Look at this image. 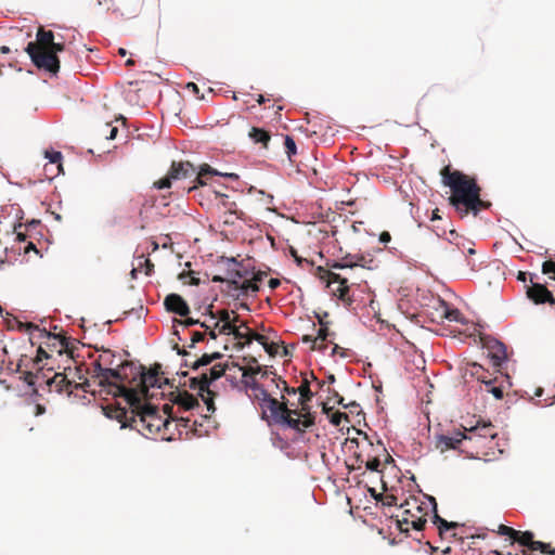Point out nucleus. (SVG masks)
Wrapping results in <instances>:
<instances>
[{
	"label": "nucleus",
	"instance_id": "1",
	"mask_svg": "<svg viewBox=\"0 0 555 555\" xmlns=\"http://www.w3.org/2000/svg\"><path fill=\"white\" fill-rule=\"evenodd\" d=\"M142 400L137 398L135 392H130L128 400H126L130 411L117 409L116 418L122 423V426H129L144 435H153L164 430L163 439L172 440V433L170 431L172 406L165 404L163 414H160L156 406Z\"/></svg>",
	"mask_w": 555,
	"mask_h": 555
},
{
	"label": "nucleus",
	"instance_id": "2",
	"mask_svg": "<svg viewBox=\"0 0 555 555\" xmlns=\"http://www.w3.org/2000/svg\"><path fill=\"white\" fill-rule=\"evenodd\" d=\"M443 185L451 190L449 204L454 207L456 212L463 218L468 214L477 216L479 211L489 208L490 203L481 199V188L476 179L463 173L460 170L452 169L450 165L440 170Z\"/></svg>",
	"mask_w": 555,
	"mask_h": 555
},
{
	"label": "nucleus",
	"instance_id": "3",
	"mask_svg": "<svg viewBox=\"0 0 555 555\" xmlns=\"http://www.w3.org/2000/svg\"><path fill=\"white\" fill-rule=\"evenodd\" d=\"M495 437L496 433L491 423L478 422L475 426H463V431H456L452 436H439L436 447L441 452L454 449L470 457H479L487 455L486 449L491 447Z\"/></svg>",
	"mask_w": 555,
	"mask_h": 555
},
{
	"label": "nucleus",
	"instance_id": "4",
	"mask_svg": "<svg viewBox=\"0 0 555 555\" xmlns=\"http://www.w3.org/2000/svg\"><path fill=\"white\" fill-rule=\"evenodd\" d=\"M53 31L40 27L36 34V40L28 42L25 52L38 69L56 75L60 70V59L59 56L46 53L49 47L53 44Z\"/></svg>",
	"mask_w": 555,
	"mask_h": 555
},
{
	"label": "nucleus",
	"instance_id": "5",
	"mask_svg": "<svg viewBox=\"0 0 555 555\" xmlns=\"http://www.w3.org/2000/svg\"><path fill=\"white\" fill-rule=\"evenodd\" d=\"M249 387L254 391V397L262 409L263 417L267 412H269L270 420L279 426L287 428V426L298 425L296 422L292 421L291 412L288 411V401L284 396H282L281 401L271 397V395L257 382H253Z\"/></svg>",
	"mask_w": 555,
	"mask_h": 555
},
{
	"label": "nucleus",
	"instance_id": "6",
	"mask_svg": "<svg viewBox=\"0 0 555 555\" xmlns=\"http://www.w3.org/2000/svg\"><path fill=\"white\" fill-rule=\"evenodd\" d=\"M311 379H315L313 373H310L309 376L307 374L304 375L300 386L297 387L299 393L298 404L295 408L288 405V411L292 412L289 413L292 421L296 422L298 425L287 426V428L294 429L298 434L306 433L307 428L314 425V415L309 405V402L313 398V392L310 389Z\"/></svg>",
	"mask_w": 555,
	"mask_h": 555
},
{
	"label": "nucleus",
	"instance_id": "7",
	"mask_svg": "<svg viewBox=\"0 0 555 555\" xmlns=\"http://www.w3.org/2000/svg\"><path fill=\"white\" fill-rule=\"evenodd\" d=\"M228 365L217 363L209 369V372H202L199 375L190 377L189 382L184 383V386H189L190 389L196 390L197 395L202 398L206 404L207 412L214 413L215 408V392L209 389V385L212 380L220 378L224 375Z\"/></svg>",
	"mask_w": 555,
	"mask_h": 555
},
{
	"label": "nucleus",
	"instance_id": "8",
	"mask_svg": "<svg viewBox=\"0 0 555 555\" xmlns=\"http://www.w3.org/2000/svg\"><path fill=\"white\" fill-rule=\"evenodd\" d=\"M498 534L505 537L504 547H511L518 544L520 547H527L529 551H539L545 555H555V548L551 544L534 540V533L531 531L516 530L506 525L498 527Z\"/></svg>",
	"mask_w": 555,
	"mask_h": 555
},
{
	"label": "nucleus",
	"instance_id": "9",
	"mask_svg": "<svg viewBox=\"0 0 555 555\" xmlns=\"http://www.w3.org/2000/svg\"><path fill=\"white\" fill-rule=\"evenodd\" d=\"M160 364H155L147 372L142 370L139 384L135 387L127 388L125 385L115 386V393L128 400L130 392H135L137 398L147 399L150 397L149 389L152 387L162 388L163 384H168V379L160 376Z\"/></svg>",
	"mask_w": 555,
	"mask_h": 555
},
{
	"label": "nucleus",
	"instance_id": "10",
	"mask_svg": "<svg viewBox=\"0 0 555 555\" xmlns=\"http://www.w3.org/2000/svg\"><path fill=\"white\" fill-rule=\"evenodd\" d=\"M142 370H145L143 365H135L131 361H125L117 365L114 371H107V373L117 385H125L127 388H130L139 384Z\"/></svg>",
	"mask_w": 555,
	"mask_h": 555
},
{
	"label": "nucleus",
	"instance_id": "11",
	"mask_svg": "<svg viewBox=\"0 0 555 555\" xmlns=\"http://www.w3.org/2000/svg\"><path fill=\"white\" fill-rule=\"evenodd\" d=\"M195 176V167L190 162H172L166 177L154 182V188L162 190L171 186L172 180H181Z\"/></svg>",
	"mask_w": 555,
	"mask_h": 555
},
{
	"label": "nucleus",
	"instance_id": "12",
	"mask_svg": "<svg viewBox=\"0 0 555 555\" xmlns=\"http://www.w3.org/2000/svg\"><path fill=\"white\" fill-rule=\"evenodd\" d=\"M319 271L321 273L320 279L325 280L328 287L337 284V287L332 288L333 294L336 295L340 300L350 305L352 299L349 296V280L330 270H324L322 267H319Z\"/></svg>",
	"mask_w": 555,
	"mask_h": 555
},
{
	"label": "nucleus",
	"instance_id": "13",
	"mask_svg": "<svg viewBox=\"0 0 555 555\" xmlns=\"http://www.w3.org/2000/svg\"><path fill=\"white\" fill-rule=\"evenodd\" d=\"M102 360H104V356H100L98 360L92 363V378L94 383L98 382V385L106 390L108 395H113L114 397H119V395L115 393V386H118L116 382H112L113 378L107 371H114L112 367H103Z\"/></svg>",
	"mask_w": 555,
	"mask_h": 555
},
{
	"label": "nucleus",
	"instance_id": "14",
	"mask_svg": "<svg viewBox=\"0 0 555 555\" xmlns=\"http://www.w3.org/2000/svg\"><path fill=\"white\" fill-rule=\"evenodd\" d=\"M480 340L482 347L488 351V357L491 359L492 365L499 370L507 358L505 345L489 336L480 337Z\"/></svg>",
	"mask_w": 555,
	"mask_h": 555
},
{
	"label": "nucleus",
	"instance_id": "15",
	"mask_svg": "<svg viewBox=\"0 0 555 555\" xmlns=\"http://www.w3.org/2000/svg\"><path fill=\"white\" fill-rule=\"evenodd\" d=\"M531 285L527 286V297L533 301L535 305L550 304L551 306L555 305V297L547 289V287L540 283H534L532 280V274H530Z\"/></svg>",
	"mask_w": 555,
	"mask_h": 555
},
{
	"label": "nucleus",
	"instance_id": "16",
	"mask_svg": "<svg viewBox=\"0 0 555 555\" xmlns=\"http://www.w3.org/2000/svg\"><path fill=\"white\" fill-rule=\"evenodd\" d=\"M372 262H373V259H367L363 255L348 254L345 257H343L339 261L334 262L332 264V268L333 269H346V268L353 269L356 267H360V268L371 269L369 263H372Z\"/></svg>",
	"mask_w": 555,
	"mask_h": 555
},
{
	"label": "nucleus",
	"instance_id": "17",
	"mask_svg": "<svg viewBox=\"0 0 555 555\" xmlns=\"http://www.w3.org/2000/svg\"><path fill=\"white\" fill-rule=\"evenodd\" d=\"M164 306L167 311L180 317H186L190 313L188 302L178 294H169L165 297Z\"/></svg>",
	"mask_w": 555,
	"mask_h": 555
},
{
	"label": "nucleus",
	"instance_id": "18",
	"mask_svg": "<svg viewBox=\"0 0 555 555\" xmlns=\"http://www.w3.org/2000/svg\"><path fill=\"white\" fill-rule=\"evenodd\" d=\"M170 401L173 404H177L179 408L184 411H189L198 406V400L193 395L189 393L186 390L176 389L169 393Z\"/></svg>",
	"mask_w": 555,
	"mask_h": 555
},
{
	"label": "nucleus",
	"instance_id": "19",
	"mask_svg": "<svg viewBox=\"0 0 555 555\" xmlns=\"http://www.w3.org/2000/svg\"><path fill=\"white\" fill-rule=\"evenodd\" d=\"M229 287L235 291H242L244 294L257 293L259 291L258 283L255 280H227Z\"/></svg>",
	"mask_w": 555,
	"mask_h": 555
},
{
	"label": "nucleus",
	"instance_id": "20",
	"mask_svg": "<svg viewBox=\"0 0 555 555\" xmlns=\"http://www.w3.org/2000/svg\"><path fill=\"white\" fill-rule=\"evenodd\" d=\"M469 373L477 380L485 384V387H490L495 382V378H492V375L478 363L470 364Z\"/></svg>",
	"mask_w": 555,
	"mask_h": 555
},
{
	"label": "nucleus",
	"instance_id": "21",
	"mask_svg": "<svg viewBox=\"0 0 555 555\" xmlns=\"http://www.w3.org/2000/svg\"><path fill=\"white\" fill-rule=\"evenodd\" d=\"M218 175L220 173L217 170L212 169L209 165L205 164L199 168L197 172L195 171V176L193 177L195 178L194 181L197 184L205 185L210 178Z\"/></svg>",
	"mask_w": 555,
	"mask_h": 555
},
{
	"label": "nucleus",
	"instance_id": "22",
	"mask_svg": "<svg viewBox=\"0 0 555 555\" xmlns=\"http://www.w3.org/2000/svg\"><path fill=\"white\" fill-rule=\"evenodd\" d=\"M248 135L255 143H260L264 149L268 147L271 139V135L267 130L258 127H253Z\"/></svg>",
	"mask_w": 555,
	"mask_h": 555
},
{
	"label": "nucleus",
	"instance_id": "23",
	"mask_svg": "<svg viewBox=\"0 0 555 555\" xmlns=\"http://www.w3.org/2000/svg\"><path fill=\"white\" fill-rule=\"evenodd\" d=\"M426 525V519L423 517H417L415 519H410L409 517H402L401 520L398 521L399 529L401 531H409L410 526L415 530H422Z\"/></svg>",
	"mask_w": 555,
	"mask_h": 555
},
{
	"label": "nucleus",
	"instance_id": "24",
	"mask_svg": "<svg viewBox=\"0 0 555 555\" xmlns=\"http://www.w3.org/2000/svg\"><path fill=\"white\" fill-rule=\"evenodd\" d=\"M46 384L50 389L54 387L57 392H62L69 382L64 374L55 373L52 378H49L46 382Z\"/></svg>",
	"mask_w": 555,
	"mask_h": 555
},
{
	"label": "nucleus",
	"instance_id": "25",
	"mask_svg": "<svg viewBox=\"0 0 555 555\" xmlns=\"http://www.w3.org/2000/svg\"><path fill=\"white\" fill-rule=\"evenodd\" d=\"M46 157L49 158L48 165L55 166V172L53 175H60L63 172V165H62V153L57 151H47Z\"/></svg>",
	"mask_w": 555,
	"mask_h": 555
},
{
	"label": "nucleus",
	"instance_id": "26",
	"mask_svg": "<svg viewBox=\"0 0 555 555\" xmlns=\"http://www.w3.org/2000/svg\"><path fill=\"white\" fill-rule=\"evenodd\" d=\"M42 337H47L48 339H54L59 341L60 350L59 352L62 353L63 350L68 351V338L61 334H52L50 332H47L46 330L40 331Z\"/></svg>",
	"mask_w": 555,
	"mask_h": 555
},
{
	"label": "nucleus",
	"instance_id": "27",
	"mask_svg": "<svg viewBox=\"0 0 555 555\" xmlns=\"http://www.w3.org/2000/svg\"><path fill=\"white\" fill-rule=\"evenodd\" d=\"M434 522L435 525H437L440 533H442L444 530L457 527L456 522H448L446 519L441 518L437 514L435 515Z\"/></svg>",
	"mask_w": 555,
	"mask_h": 555
},
{
	"label": "nucleus",
	"instance_id": "28",
	"mask_svg": "<svg viewBox=\"0 0 555 555\" xmlns=\"http://www.w3.org/2000/svg\"><path fill=\"white\" fill-rule=\"evenodd\" d=\"M284 145H285V152L287 154L288 159L293 160L292 159L293 156L296 155V153H297V147H296V143H295L294 139L289 135H286Z\"/></svg>",
	"mask_w": 555,
	"mask_h": 555
},
{
	"label": "nucleus",
	"instance_id": "29",
	"mask_svg": "<svg viewBox=\"0 0 555 555\" xmlns=\"http://www.w3.org/2000/svg\"><path fill=\"white\" fill-rule=\"evenodd\" d=\"M357 462H360L361 464L364 463V461L360 457V455L357 456ZM380 466V461L377 456H374L365 462V467L369 470L372 472H378Z\"/></svg>",
	"mask_w": 555,
	"mask_h": 555
},
{
	"label": "nucleus",
	"instance_id": "30",
	"mask_svg": "<svg viewBox=\"0 0 555 555\" xmlns=\"http://www.w3.org/2000/svg\"><path fill=\"white\" fill-rule=\"evenodd\" d=\"M211 359H210V354H203L199 359H197L196 361H194L192 364H190V367L192 370H198L199 367L202 366H206V365H209L211 363Z\"/></svg>",
	"mask_w": 555,
	"mask_h": 555
},
{
	"label": "nucleus",
	"instance_id": "31",
	"mask_svg": "<svg viewBox=\"0 0 555 555\" xmlns=\"http://www.w3.org/2000/svg\"><path fill=\"white\" fill-rule=\"evenodd\" d=\"M209 313L212 319L218 318L219 319L218 322H222V323L232 322L231 321V312L225 309L218 311L217 314H215L211 310L209 311Z\"/></svg>",
	"mask_w": 555,
	"mask_h": 555
},
{
	"label": "nucleus",
	"instance_id": "32",
	"mask_svg": "<svg viewBox=\"0 0 555 555\" xmlns=\"http://www.w3.org/2000/svg\"><path fill=\"white\" fill-rule=\"evenodd\" d=\"M216 196L221 198L222 206L229 210L230 215L236 214V211L234 209L236 204L234 202H230L229 196H227L224 194H219L217 192H216Z\"/></svg>",
	"mask_w": 555,
	"mask_h": 555
},
{
	"label": "nucleus",
	"instance_id": "33",
	"mask_svg": "<svg viewBox=\"0 0 555 555\" xmlns=\"http://www.w3.org/2000/svg\"><path fill=\"white\" fill-rule=\"evenodd\" d=\"M542 272L548 274L552 280H555V261L546 260L542 264Z\"/></svg>",
	"mask_w": 555,
	"mask_h": 555
},
{
	"label": "nucleus",
	"instance_id": "34",
	"mask_svg": "<svg viewBox=\"0 0 555 555\" xmlns=\"http://www.w3.org/2000/svg\"><path fill=\"white\" fill-rule=\"evenodd\" d=\"M534 551H529L527 547H521L519 552H512V551H492L495 555H534Z\"/></svg>",
	"mask_w": 555,
	"mask_h": 555
},
{
	"label": "nucleus",
	"instance_id": "35",
	"mask_svg": "<svg viewBox=\"0 0 555 555\" xmlns=\"http://www.w3.org/2000/svg\"><path fill=\"white\" fill-rule=\"evenodd\" d=\"M38 374H34L29 371H24L21 378L28 385L34 387L36 384V380L38 379Z\"/></svg>",
	"mask_w": 555,
	"mask_h": 555
},
{
	"label": "nucleus",
	"instance_id": "36",
	"mask_svg": "<svg viewBox=\"0 0 555 555\" xmlns=\"http://www.w3.org/2000/svg\"><path fill=\"white\" fill-rule=\"evenodd\" d=\"M320 324H321V327L318 330V335L315 338H318V341H325L330 335L328 328H327L326 324H324L321 320H320Z\"/></svg>",
	"mask_w": 555,
	"mask_h": 555
},
{
	"label": "nucleus",
	"instance_id": "37",
	"mask_svg": "<svg viewBox=\"0 0 555 555\" xmlns=\"http://www.w3.org/2000/svg\"><path fill=\"white\" fill-rule=\"evenodd\" d=\"M179 324L181 325H184L185 327H189V326H192V325H195V324H199L202 327H204L205 330H209L210 326L207 325L206 323L204 322H199L198 320H194L192 318H188L185 319L184 321H177Z\"/></svg>",
	"mask_w": 555,
	"mask_h": 555
},
{
	"label": "nucleus",
	"instance_id": "38",
	"mask_svg": "<svg viewBox=\"0 0 555 555\" xmlns=\"http://www.w3.org/2000/svg\"><path fill=\"white\" fill-rule=\"evenodd\" d=\"M485 390L487 392H490L493 395L495 399H502L503 398V389L500 386H494L493 383L490 387H485Z\"/></svg>",
	"mask_w": 555,
	"mask_h": 555
},
{
	"label": "nucleus",
	"instance_id": "39",
	"mask_svg": "<svg viewBox=\"0 0 555 555\" xmlns=\"http://www.w3.org/2000/svg\"><path fill=\"white\" fill-rule=\"evenodd\" d=\"M170 422H171V425L175 424V426L177 428L182 427V428L186 429V428L190 427V422L191 421H190V418H185V417H179V418H172L171 417Z\"/></svg>",
	"mask_w": 555,
	"mask_h": 555
},
{
	"label": "nucleus",
	"instance_id": "40",
	"mask_svg": "<svg viewBox=\"0 0 555 555\" xmlns=\"http://www.w3.org/2000/svg\"><path fill=\"white\" fill-rule=\"evenodd\" d=\"M444 317L450 321H461L462 313L457 309H447Z\"/></svg>",
	"mask_w": 555,
	"mask_h": 555
},
{
	"label": "nucleus",
	"instance_id": "41",
	"mask_svg": "<svg viewBox=\"0 0 555 555\" xmlns=\"http://www.w3.org/2000/svg\"><path fill=\"white\" fill-rule=\"evenodd\" d=\"M235 327L236 325H234L233 322L222 323L219 327V334L232 335Z\"/></svg>",
	"mask_w": 555,
	"mask_h": 555
},
{
	"label": "nucleus",
	"instance_id": "42",
	"mask_svg": "<svg viewBox=\"0 0 555 555\" xmlns=\"http://www.w3.org/2000/svg\"><path fill=\"white\" fill-rule=\"evenodd\" d=\"M343 420H348V416L341 412H334L330 417L331 423L335 426H339Z\"/></svg>",
	"mask_w": 555,
	"mask_h": 555
},
{
	"label": "nucleus",
	"instance_id": "43",
	"mask_svg": "<svg viewBox=\"0 0 555 555\" xmlns=\"http://www.w3.org/2000/svg\"><path fill=\"white\" fill-rule=\"evenodd\" d=\"M64 49H65L64 43L53 41V44H51V47H49V49L46 51V53L57 56V52H62V51H64Z\"/></svg>",
	"mask_w": 555,
	"mask_h": 555
},
{
	"label": "nucleus",
	"instance_id": "44",
	"mask_svg": "<svg viewBox=\"0 0 555 555\" xmlns=\"http://www.w3.org/2000/svg\"><path fill=\"white\" fill-rule=\"evenodd\" d=\"M280 385H282L283 391L286 392L287 395L298 393L297 388L288 386L287 383L281 378H279V383L276 384V387L280 388Z\"/></svg>",
	"mask_w": 555,
	"mask_h": 555
},
{
	"label": "nucleus",
	"instance_id": "45",
	"mask_svg": "<svg viewBox=\"0 0 555 555\" xmlns=\"http://www.w3.org/2000/svg\"><path fill=\"white\" fill-rule=\"evenodd\" d=\"M140 259L142 262H140V266L144 264L145 267V274L150 275L154 269V263L149 258H144V256H141Z\"/></svg>",
	"mask_w": 555,
	"mask_h": 555
},
{
	"label": "nucleus",
	"instance_id": "46",
	"mask_svg": "<svg viewBox=\"0 0 555 555\" xmlns=\"http://www.w3.org/2000/svg\"><path fill=\"white\" fill-rule=\"evenodd\" d=\"M260 372H261L260 366H256V367L248 366V367L244 369L243 376L244 377H254L255 375H257Z\"/></svg>",
	"mask_w": 555,
	"mask_h": 555
},
{
	"label": "nucleus",
	"instance_id": "47",
	"mask_svg": "<svg viewBox=\"0 0 555 555\" xmlns=\"http://www.w3.org/2000/svg\"><path fill=\"white\" fill-rule=\"evenodd\" d=\"M205 338V334L202 332H193L191 336V346L193 347L195 344L203 341Z\"/></svg>",
	"mask_w": 555,
	"mask_h": 555
},
{
	"label": "nucleus",
	"instance_id": "48",
	"mask_svg": "<svg viewBox=\"0 0 555 555\" xmlns=\"http://www.w3.org/2000/svg\"><path fill=\"white\" fill-rule=\"evenodd\" d=\"M264 350L270 354V356H274L278 353V350H279V345L275 344V343H269L263 346Z\"/></svg>",
	"mask_w": 555,
	"mask_h": 555
},
{
	"label": "nucleus",
	"instance_id": "49",
	"mask_svg": "<svg viewBox=\"0 0 555 555\" xmlns=\"http://www.w3.org/2000/svg\"><path fill=\"white\" fill-rule=\"evenodd\" d=\"M102 356H104V360H102V364L113 365V358L115 356L109 350H105Z\"/></svg>",
	"mask_w": 555,
	"mask_h": 555
},
{
	"label": "nucleus",
	"instance_id": "50",
	"mask_svg": "<svg viewBox=\"0 0 555 555\" xmlns=\"http://www.w3.org/2000/svg\"><path fill=\"white\" fill-rule=\"evenodd\" d=\"M7 356H8L7 347L2 343H0V366L5 364Z\"/></svg>",
	"mask_w": 555,
	"mask_h": 555
},
{
	"label": "nucleus",
	"instance_id": "51",
	"mask_svg": "<svg viewBox=\"0 0 555 555\" xmlns=\"http://www.w3.org/2000/svg\"><path fill=\"white\" fill-rule=\"evenodd\" d=\"M48 358H49V354L46 352V350L42 347H39L38 351H37V357L35 359V362L39 363L43 359H48Z\"/></svg>",
	"mask_w": 555,
	"mask_h": 555
},
{
	"label": "nucleus",
	"instance_id": "52",
	"mask_svg": "<svg viewBox=\"0 0 555 555\" xmlns=\"http://www.w3.org/2000/svg\"><path fill=\"white\" fill-rule=\"evenodd\" d=\"M251 338H254L261 346H266L268 344V338L262 334H259V333L253 334Z\"/></svg>",
	"mask_w": 555,
	"mask_h": 555
},
{
	"label": "nucleus",
	"instance_id": "53",
	"mask_svg": "<svg viewBox=\"0 0 555 555\" xmlns=\"http://www.w3.org/2000/svg\"><path fill=\"white\" fill-rule=\"evenodd\" d=\"M44 171H46L47 178H49V179H53L59 176V175H53V172H55V166H50V165L46 164Z\"/></svg>",
	"mask_w": 555,
	"mask_h": 555
},
{
	"label": "nucleus",
	"instance_id": "54",
	"mask_svg": "<svg viewBox=\"0 0 555 555\" xmlns=\"http://www.w3.org/2000/svg\"><path fill=\"white\" fill-rule=\"evenodd\" d=\"M302 341L304 343H311V350H315L317 349V343H318V338H313L312 336L310 335H305L302 337Z\"/></svg>",
	"mask_w": 555,
	"mask_h": 555
},
{
	"label": "nucleus",
	"instance_id": "55",
	"mask_svg": "<svg viewBox=\"0 0 555 555\" xmlns=\"http://www.w3.org/2000/svg\"><path fill=\"white\" fill-rule=\"evenodd\" d=\"M186 89H188V90H190L191 92H193V93H194L198 99H202V98H203V95H199V89H198V87H197V85H196V83H194V82H189V83L186 85Z\"/></svg>",
	"mask_w": 555,
	"mask_h": 555
},
{
	"label": "nucleus",
	"instance_id": "56",
	"mask_svg": "<svg viewBox=\"0 0 555 555\" xmlns=\"http://www.w3.org/2000/svg\"><path fill=\"white\" fill-rule=\"evenodd\" d=\"M391 241V235L389 232L384 231L379 234V242L383 244H387Z\"/></svg>",
	"mask_w": 555,
	"mask_h": 555
},
{
	"label": "nucleus",
	"instance_id": "57",
	"mask_svg": "<svg viewBox=\"0 0 555 555\" xmlns=\"http://www.w3.org/2000/svg\"><path fill=\"white\" fill-rule=\"evenodd\" d=\"M334 392V396L337 398V402L338 404L343 405L344 408H348V406H358L357 403L352 402L351 404H345L344 403V398L340 397L335 390L333 391Z\"/></svg>",
	"mask_w": 555,
	"mask_h": 555
},
{
	"label": "nucleus",
	"instance_id": "58",
	"mask_svg": "<svg viewBox=\"0 0 555 555\" xmlns=\"http://www.w3.org/2000/svg\"><path fill=\"white\" fill-rule=\"evenodd\" d=\"M106 127L109 128V133L108 135H106L107 139L109 140H114L117 135V132H118V128L117 127H111V125H106Z\"/></svg>",
	"mask_w": 555,
	"mask_h": 555
},
{
	"label": "nucleus",
	"instance_id": "59",
	"mask_svg": "<svg viewBox=\"0 0 555 555\" xmlns=\"http://www.w3.org/2000/svg\"><path fill=\"white\" fill-rule=\"evenodd\" d=\"M339 354L340 357H346L345 350L338 345H334L332 349V356Z\"/></svg>",
	"mask_w": 555,
	"mask_h": 555
},
{
	"label": "nucleus",
	"instance_id": "60",
	"mask_svg": "<svg viewBox=\"0 0 555 555\" xmlns=\"http://www.w3.org/2000/svg\"><path fill=\"white\" fill-rule=\"evenodd\" d=\"M281 285V281L279 279H270L269 282H268V286L271 288V289H275L278 288L279 286Z\"/></svg>",
	"mask_w": 555,
	"mask_h": 555
},
{
	"label": "nucleus",
	"instance_id": "61",
	"mask_svg": "<svg viewBox=\"0 0 555 555\" xmlns=\"http://www.w3.org/2000/svg\"><path fill=\"white\" fill-rule=\"evenodd\" d=\"M253 334H256V332H253L249 327H247L244 338L245 344H250L253 340H255L254 338H251Z\"/></svg>",
	"mask_w": 555,
	"mask_h": 555
},
{
	"label": "nucleus",
	"instance_id": "62",
	"mask_svg": "<svg viewBox=\"0 0 555 555\" xmlns=\"http://www.w3.org/2000/svg\"><path fill=\"white\" fill-rule=\"evenodd\" d=\"M232 335L234 336V338H235V339H238V340H241V339H244V338H245V333H244V332H241L238 326H236V327L234 328V333H233Z\"/></svg>",
	"mask_w": 555,
	"mask_h": 555
},
{
	"label": "nucleus",
	"instance_id": "63",
	"mask_svg": "<svg viewBox=\"0 0 555 555\" xmlns=\"http://www.w3.org/2000/svg\"><path fill=\"white\" fill-rule=\"evenodd\" d=\"M44 413H46V408H44V405L39 404V403H38V404H36V406H35V415H36V416H39V415H42V414H44Z\"/></svg>",
	"mask_w": 555,
	"mask_h": 555
},
{
	"label": "nucleus",
	"instance_id": "64",
	"mask_svg": "<svg viewBox=\"0 0 555 555\" xmlns=\"http://www.w3.org/2000/svg\"><path fill=\"white\" fill-rule=\"evenodd\" d=\"M16 233V240L21 243H24L26 241V234L22 231H18L17 228H15Z\"/></svg>",
	"mask_w": 555,
	"mask_h": 555
}]
</instances>
